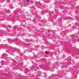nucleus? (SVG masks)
<instances>
[{"label": "nucleus", "instance_id": "nucleus-1", "mask_svg": "<svg viewBox=\"0 0 79 79\" xmlns=\"http://www.w3.org/2000/svg\"><path fill=\"white\" fill-rule=\"evenodd\" d=\"M45 53H46V54H48V53L47 52V51H46Z\"/></svg>", "mask_w": 79, "mask_h": 79}, {"label": "nucleus", "instance_id": "nucleus-2", "mask_svg": "<svg viewBox=\"0 0 79 79\" xmlns=\"http://www.w3.org/2000/svg\"><path fill=\"white\" fill-rule=\"evenodd\" d=\"M29 0H28V1H27V2H29Z\"/></svg>", "mask_w": 79, "mask_h": 79}]
</instances>
